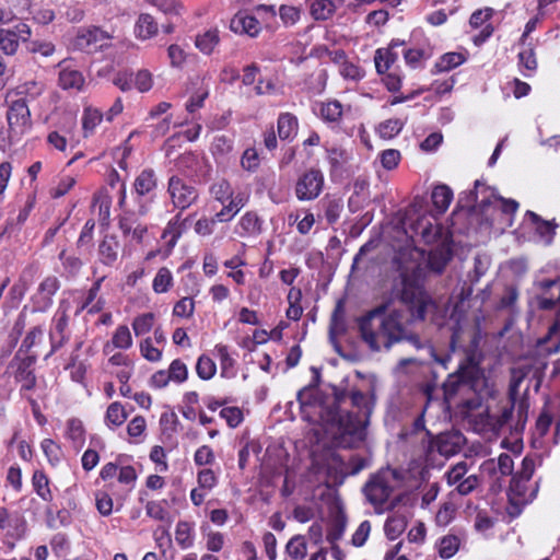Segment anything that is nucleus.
Segmentation results:
<instances>
[{
	"label": "nucleus",
	"mask_w": 560,
	"mask_h": 560,
	"mask_svg": "<svg viewBox=\"0 0 560 560\" xmlns=\"http://www.w3.org/2000/svg\"><path fill=\"white\" fill-rule=\"evenodd\" d=\"M302 418L318 423L339 445L350 447L364 438L374 408V395L351 388L332 387L325 394L315 385L298 392Z\"/></svg>",
	"instance_id": "f257e3e1"
},
{
	"label": "nucleus",
	"mask_w": 560,
	"mask_h": 560,
	"mask_svg": "<svg viewBox=\"0 0 560 560\" xmlns=\"http://www.w3.org/2000/svg\"><path fill=\"white\" fill-rule=\"evenodd\" d=\"M404 307L386 311L378 306L359 320L363 341L373 351L389 349L394 343L408 340L416 348L421 342L416 335L409 334V320H422L434 308L431 298L407 273H400V289H397Z\"/></svg>",
	"instance_id": "f03ea898"
},
{
	"label": "nucleus",
	"mask_w": 560,
	"mask_h": 560,
	"mask_svg": "<svg viewBox=\"0 0 560 560\" xmlns=\"http://www.w3.org/2000/svg\"><path fill=\"white\" fill-rule=\"evenodd\" d=\"M538 287L540 289V294L537 296L539 308L556 307V316L547 335L537 341L539 357L524 359L511 370L510 394L512 396L518 393L520 385L525 377L541 378L547 368L545 358L560 351V278L542 280L538 282Z\"/></svg>",
	"instance_id": "7ed1b4c3"
},
{
	"label": "nucleus",
	"mask_w": 560,
	"mask_h": 560,
	"mask_svg": "<svg viewBox=\"0 0 560 560\" xmlns=\"http://www.w3.org/2000/svg\"><path fill=\"white\" fill-rule=\"evenodd\" d=\"M159 188V178L153 168H143L135 178L132 194L137 202V214L149 213L151 203L154 201Z\"/></svg>",
	"instance_id": "20e7f679"
},
{
	"label": "nucleus",
	"mask_w": 560,
	"mask_h": 560,
	"mask_svg": "<svg viewBox=\"0 0 560 560\" xmlns=\"http://www.w3.org/2000/svg\"><path fill=\"white\" fill-rule=\"evenodd\" d=\"M492 199L500 202L503 213H515L518 208V203L515 200L499 197L492 188L480 180H476L474 190L469 191V202L478 207L481 211H486L492 205Z\"/></svg>",
	"instance_id": "39448f33"
},
{
	"label": "nucleus",
	"mask_w": 560,
	"mask_h": 560,
	"mask_svg": "<svg viewBox=\"0 0 560 560\" xmlns=\"http://www.w3.org/2000/svg\"><path fill=\"white\" fill-rule=\"evenodd\" d=\"M167 192L173 206L180 211L188 209L197 202L199 197L197 188L177 175H172L168 178Z\"/></svg>",
	"instance_id": "423d86ee"
},
{
	"label": "nucleus",
	"mask_w": 560,
	"mask_h": 560,
	"mask_svg": "<svg viewBox=\"0 0 560 560\" xmlns=\"http://www.w3.org/2000/svg\"><path fill=\"white\" fill-rule=\"evenodd\" d=\"M469 466L466 462H459L445 472V480L450 487L460 495L470 494L480 483L477 475H468Z\"/></svg>",
	"instance_id": "0eeeda50"
},
{
	"label": "nucleus",
	"mask_w": 560,
	"mask_h": 560,
	"mask_svg": "<svg viewBox=\"0 0 560 560\" xmlns=\"http://www.w3.org/2000/svg\"><path fill=\"white\" fill-rule=\"evenodd\" d=\"M112 36L97 26L80 27L73 38V47L80 51L93 52L108 45Z\"/></svg>",
	"instance_id": "6e6552de"
},
{
	"label": "nucleus",
	"mask_w": 560,
	"mask_h": 560,
	"mask_svg": "<svg viewBox=\"0 0 560 560\" xmlns=\"http://www.w3.org/2000/svg\"><path fill=\"white\" fill-rule=\"evenodd\" d=\"M364 494L368 501L375 508L382 506L393 492L390 474L378 472L365 485Z\"/></svg>",
	"instance_id": "1a4fd4ad"
},
{
	"label": "nucleus",
	"mask_w": 560,
	"mask_h": 560,
	"mask_svg": "<svg viewBox=\"0 0 560 560\" xmlns=\"http://www.w3.org/2000/svg\"><path fill=\"white\" fill-rule=\"evenodd\" d=\"M324 187V175L319 170H308L295 184V196L301 201L316 199Z\"/></svg>",
	"instance_id": "9d476101"
},
{
	"label": "nucleus",
	"mask_w": 560,
	"mask_h": 560,
	"mask_svg": "<svg viewBox=\"0 0 560 560\" xmlns=\"http://www.w3.org/2000/svg\"><path fill=\"white\" fill-rule=\"evenodd\" d=\"M407 224L411 236H419L425 244H432L442 236V228L432 215L422 214L415 220L409 218Z\"/></svg>",
	"instance_id": "9b49d317"
},
{
	"label": "nucleus",
	"mask_w": 560,
	"mask_h": 560,
	"mask_svg": "<svg viewBox=\"0 0 560 560\" xmlns=\"http://www.w3.org/2000/svg\"><path fill=\"white\" fill-rule=\"evenodd\" d=\"M60 280L56 276H47L44 278L32 296L33 312H47L52 306L54 296L60 289Z\"/></svg>",
	"instance_id": "f8f14e48"
},
{
	"label": "nucleus",
	"mask_w": 560,
	"mask_h": 560,
	"mask_svg": "<svg viewBox=\"0 0 560 560\" xmlns=\"http://www.w3.org/2000/svg\"><path fill=\"white\" fill-rule=\"evenodd\" d=\"M529 481L512 477L509 488L510 514H518L521 509L532 502L536 497L537 485L534 488L527 486Z\"/></svg>",
	"instance_id": "ddd939ff"
},
{
	"label": "nucleus",
	"mask_w": 560,
	"mask_h": 560,
	"mask_svg": "<svg viewBox=\"0 0 560 560\" xmlns=\"http://www.w3.org/2000/svg\"><path fill=\"white\" fill-rule=\"evenodd\" d=\"M7 119L11 132L15 135L24 133L31 127V112L26 100L12 101L7 113Z\"/></svg>",
	"instance_id": "4468645a"
},
{
	"label": "nucleus",
	"mask_w": 560,
	"mask_h": 560,
	"mask_svg": "<svg viewBox=\"0 0 560 560\" xmlns=\"http://www.w3.org/2000/svg\"><path fill=\"white\" fill-rule=\"evenodd\" d=\"M68 325V306L61 302L52 317V328L49 332L51 352L60 349L69 340Z\"/></svg>",
	"instance_id": "2eb2a0df"
},
{
	"label": "nucleus",
	"mask_w": 560,
	"mask_h": 560,
	"mask_svg": "<svg viewBox=\"0 0 560 560\" xmlns=\"http://www.w3.org/2000/svg\"><path fill=\"white\" fill-rule=\"evenodd\" d=\"M424 411L425 409H422L421 413L413 420L411 427L402 429L399 436L401 440L410 443L420 441L423 450L429 454L433 450V440L430 432L425 429Z\"/></svg>",
	"instance_id": "dca6fc26"
},
{
	"label": "nucleus",
	"mask_w": 560,
	"mask_h": 560,
	"mask_svg": "<svg viewBox=\"0 0 560 560\" xmlns=\"http://www.w3.org/2000/svg\"><path fill=\"white\" fill-rule=\"evenodd\" d=\"M59 77L58 84L62 90L80 92L83 90L85 79L70 61L62 60L58 63Z\"/></svg>",
	"instance_id": "f3484780"
},
{
	"label": "nucleus",
	"mask_w": 560,
	"mask_h": 560,
	"mask_svg": "<svg viewBox=\"0 0 560 560\" xmlns=\"http://www.w3.org/2000/svg\"><path fill=\"white\" fill-rule=\"evenodd\" d=\"M404 46V40L394 39L387 48H378L375 51L374 62L377 73L383 74L389 70L399 58V48Z\"/></svg>",
	"instance_id": "a211bd4d"
},
{
	"label": "nucleus",
	"mask_w": 560,
	"mask_h": 560,
	"mask_svg": "<svg viewBox=\"0 0 560 560\" xmlns=\"http://www.w3.org/2000/svg\"><path fill=\"white\" fill-rule=\"evenodd\" d=\"M178 168L189 176H205L208 173L207 160L205 156L187 152L179 156L177 162Z\"/></svg>",
	"instance_id": "6ab92c4d"
},
{
	"label": "nucleus",
	"mask_w": 560,
	"mask_h": 560,
	"mask_svg": "<svg viewBox=\"0 0 560 560\" xmlns=\"http://www.w3.org/2000/svg\"><path fill=\"white\" fill-rule=\"evenodd\" d=\"M262 219L254 211L245 212L235 225V233L241 237H255L262 232Z\"/></svg>",
	"instance_id": "aec40b11"
},
{
	"label": "nucleus",
	"mask_w": 560,
	"mask_h": 560,
	"mask_svg": "<svg viewBox=\"0 0 560 560\" xmlns=\"http://www.w3.org/2000/svg\"><path fill=\"white\" fill-rule=\"evenodd\" d=\"M230 28L236 34H246L256 37L260 33L258 20L245 12L236 13L230 22Z\"/></svg>",
	"instance_id": "412c9836"
},
{
	"label": "nucleus",
	"mask_w": 560,
	"mask_h": 560,
	"mask_svg": "<svg viewBox=\"0 0 560 560\" xmlns=\"http://www.w3.org/2000/svg\"><path fill=\"white\" fill-rule=\"evenodd\" d=\"M463 443L464 436L460 433H444L433 441V447L436 446L441 455L450 457L460 451Z\"/></svg>",
	"instance_id": "4be33fe9"
},
{
	"label": "nucleus",
	"mask_w": 560,
	"mask_h": 560,
	"mask_svg": "<svg viewBox=\"0 0 560 560\" xmlns=\"http://www.w3.org/2000/svg\"><path fill=\"white\" fill-rule=\"evenodd\" d=\"M119 229L125 237L137 243H141L148 232L147 225L138 222L133 214L122 215L119 220Z\"/></svg>",
	"instance_id": "5701e85b"
},
{
	"label": "nucleus",
	"mask_w": 560,
	"mask_h": 560,
	"mask_svg": "<svg viewBox=\"0 0 560 560\" xmlns=\"http://www.w3.org/2000/svg\"><path fill=\"white\" fill-rule=\"evenodd\" d=\"M34 363L35 359L32 357H26L18 363L15 380L21 383L22 390H32L36 385V376L32 368Z\"/></svg>",
	"instance_id": "b1692460"
},
{
	"label": "nucleus",
	"mask_w": 560,
	"mask_h": 560,
	"mask_svg": "<svg viewBox=\"0 0 560 560\" xmlns=\"http://www.w3.org/2000/svg\"><path fill=\"white\" fill-rule=\"evenodd\" d=\"M184 231L185 221L182 220L180 213H178L168 221L162 233V238L165 241L170 250L175 247Z\"/></svg>",
	"instance_id": "393cba45"
},
{
	"label": "nucleus",
	"mask_w": 560,
	"mask_h": 560,
	"mask_svg": "<svg viewBox=\"0 0 560 560\" xmlns=\"http://www.w3.org/2000/svg\"><path fill=\"white\" fill-rule=\"evenodd\" d=\"M220 43V35L217 28H210L199 33L195 37L196 48L203 55H211Z\"/></svg>",
	"instance_id": "a878e982"
},
{
	"label": "nucleus",
	"mask_w": 560,
	"mask_h": 560,
	"mask_svg": "<svg viewBox=\"0 0 560 560\" xmlns=\"http://www.w3.org/2000/svg\"><path fill=\"white\" fill-rule=\"evenodd\" d=\"M159 31L158 23L148 13H141L135 24V35L137 38L145 40L154 35H156Z\"/></svg>",
	"instance_id": "bb28decb"
},
{
	"label": "nucleus",
	"mask_w": 560,
	"mask_h": 560,
	"mask_svg": "<svg viewBox=\"0 0 560 560\" xmlns=\"http://www.w3.org/2000/svg\"><path fill=\"white\" fill-rule=\"evenodd\" d=\"M431 199L438 213L442 214L447 210V208L451 205V201L453 200V191L445 184L436 185L432 189Z\"/></svg>",
	"instance_id": "cd10ccee"
},
{
	"label": "nucleus",
	"mask_w": 560,
	"mask_h": 560,
	"mask_svg": "<svg viewBox=\"0 0 560 560\" xmlns=\"http://www.w3.org/2000/svg\"><path fill=\"white\" fill-rule=\"evenodd\" d=\"M277 128L281 140H292L298 133V118L290 113H282L278 118Z\"/></svg>",
	"instance_id": "c85d7f7f"
},
{
	"label": "nucleus",
	"mask_w": 560,
	"mask_h": 560,
	"mask_svg": "<svg viewBox=\"0 0 560 560\" xmlns=\"http://www.w3.org/2000/svg\"><path fill=\"white\" fill-rule=\"evenodd\" d=\"M518 65L529 73L523 72L525 77H529L537 68L534 43H520Z\"/></svg>",
	"instance_id": "c756f323"
},
{
	"label": "nucleus",
	"mask_w": 560,
	"mask_h": 560,
	"mask_svg": "<svg viewBox=\"0 0 560 560\" xmlns=\"http://www.w3.org/2000/svg\"><path fill=\"white\" fill-rule=\"evenodd\" d=\"M407 523V517L404 514L394 513L389 515L384 524L386 537L390 540L398 538L405 532Z\"/></svg>",
	"instance_id": "7c9ffc66"
},
{
	"label": "nucleus",
	"mask_w": 560,
	"mask_h": 560,
	"mask_svg": "<svg viewBox=\"0 0 560 560\" xmlns=\"http://www.w3.org/2000/svg\"><path fill=\"white\" fill-rule=\"evenodd\" d=\"M32 486L36 494L45 502L50 503L54 500L49 479L44 471H34L32 477Z\"/></svg>",
	"instance_id": "2f4dec72"
},
{
	"label": "nucleus",
	"mask_w": 560,
	"mask_h": 560,
	"mask_svg": "<svg viewBox=\"0 0 560 560\" xmlns=\"http://www.w3.org/2000/svg\"><path fill=\"white\" fill-rule=\"evenodd\" d=\"M110 346L116 349L127 350L132 346V336L126 325H119L112 337L110 343L105 345L104 351L108 352Z\"/></svg>",
	"instance_id": "473e14b6"
},
{
	"label": "nucleus",
	"mask_w": 560,
	"mask_h": 560,
	"mask_svg": "<svg viewBox=\"0 0 560 560\" xmlns=\"http://www.w3.org/2000/svg\"><path fill=\"white\" fill-rule=\"evenodd\" d=\"M467 60L466 54L451 51L442 55L435 62L436 72H448Z\"/></svg>",
	"instance_id": "72a5a7b5"
},
{
	"label": "nucleus",
	"mask_w": 560,
	"mask_h": 560,
	"mask_svg": "<svg viewBox=\"0 0 560 560\" xmlns=\"http://www.w3.org/2000/svg\"><path fill=\"white\" fill-rule=\"evenodd\" d=\"M118 242L113 236H105L98 245L100 260L107 266H112L117 259Z\"/></svg>",
	"instance_id": "f704fd0d"
},
{
	"label": "nucleus",
	"mask_w": 560,
	"mask_h": 560,
	"mask_svg": "<svg viewBox=\"0 0 560 560\" xmlns=\"http://www.w3.org/2000/svg\"><path fill=\"white\" fill-rule=\"evenodd\" d=\"M342 105L339 101L332 100L319 105L320 118L329 124H339L342 117Z\"/></svg>",
	"instance_id": "c9c22d12"
},
{
	"label": "nucleus",
	"mask_w": 560,
	"mask_h": 560,
	"mask_svg": "<svg viewBox=\"0 0 560 560\" xmlns=\"http://www.w3.org/2000/svg\"><path fill=\"white\" fill-rule=\"evenodd\" d=\"M337 5L334 0H313L311 3V15L316 21L330 19L336 12Z\"/></svg>",
	"instance_id": "e433bc0d"
},
{
	"label": "nucleus",
	"mask_w": 560,
	"mask_h": 560,
	"mask_svg": "<svg viewBox=\"0 0 560 560\" xmlns=\"http://www.w3.org/2000/svg\"><path fill=\"white\" fill-rule=\"evenodd\" d=\"M285 555L291 560H303L307 555L306 539L302 535H295L285 545Z\"/></svg>",
	"instance_id": "4c0bfd02"
},
{
	"label": "nucleus",
	"mask_w": 560,
	"mask_h": 560,
	"mask_svg": "<svg viewBox=\"0 0 560 560\" xmlns=\"http://www.w3.org/2000/svg\"><path fill=\"white\" fill-rule=\"evenodd\" d=\"M527 214L536 224V231L540 237L544 238L546 244H550L558 226L557 223H555V221H545L538 214L532 211H528Z\"/></svg>",
	"instance_id": "58836bf2"
},
{
	"label": "nucleus",
	"mask_w": 560,
	"mask_h": 560,
	"mask_svg": "<svg viewBox=\"0 0 560 560\" xmlns=\"http://www.w3.org/2000/svg\"><path fill=\"white\" fill-rule=\"evenodd\" d=\"M19 522L18 516H12L5 508H0V533H5L13 538L20 537Z\"/></svg>",
	"instance_id": "ea45409f"
},
{
	"label": "nucleus",
	"mask_w": 560,
	"mask_h": 560,
	"mask_svg": "<svg viewBox=\"0 0 560 560\" xmlns=\"http://www.w3.org/2000/svg\"><path fill=\"white\" fill-rule=\"evenodd\" d=\"M46 85L43 81L31 80L16 86V95L24 100L34 101L44 93Z\"/></svg>",
	"instance_id": "a19ab883"
},
{
	"label": "nucleus",
	"mask_w": 560,
	"mask_h": 560,
	"mask_svg": "<svg viewBox=\"0 0 560 560\" xmlns=\"http://www.w3.org/2000/svg\"><path fill=\"white\" fill-rule=\"evenodd\" d=\"M103 114L94 107L88 106L82 115V129L85 137L92 135L95 128L101 124Z\"/></svg>",
	"instance_id": "79ce46f5"
},
{
	"label": "nucleus",
	"mask_w": 560,
	"mask_h": 560,
	"mask_svg": "<svg viewBox=\"0 0 560 560\" xmlns=\"http://www.w3.org/2000/svg\"><path fill=\"white\" fill-rule=\"evenodd\" d=\"M214 349L220 360L221 376L233 377L235 375V360L231 357L229 348L225 345H217Z\"/></svg>",
	"instance_id": "37998d69"
},
{
	"label": "nucleus",
	"mask_w": 560,
	"mask_h": 560,
	"mask_svg": "<svg viewBox=\"0 0 560 560\" xmlns=\"http://www.w3.org/2000/svg\"><path fill=\"white\" fill-rule=\"evenodd\" d=\"M460 540L456 535H446L436 542L439 556L443 559L452 558L459 549Z\"/></svg>",
	"instance_id": "c03bdc74"
},
{
	"label": "nucleus",
	"mask_w": 560,
	"mask_h": 560,
	"mask_svg": "<svg viewBox=\"0 0 560 560\" xmlns=\"http://www.w3.org/2000/svg\"><path fill=\"white\" fill-rule=\"evenodd\" d=\"M127 419V413L124 406L118 402H112L105 413V423L109 428L121 425Z\"/></svg>",
	"instance_id": "a18cd8bd"
},
{
	"label": "nucleus",
	"mask_w": 560,
	"mask_h": 560,
	"mask_svg": "<svg viewBox=\"0 0 560 560\" xmlns=\"http://www.w3.org/2000/svg\"><path fill=\"white\" fill-rule=\"evenodd\" d=\"M173 287V275L166 267H162L158 270L152 288L155 293H165Z\"/></svg>",
	"instance_id": "49530a36"
},
{
	"label": "nucleus",
	"mask_w": 560,
	"mask_h": 560,
	"mask_svg": "<svg viewBox=\"0 0 560 560\" xmlns=\"http://www.w3.org/2000/svg\"><path fill=\"white\" fill-rule=\"evenodd\" d=\"M66 434L75 447H81L85 441V431L82 421L79 419H70L67 422Z\"/></svg>",
	"instance_id": "de8ad7c7"
},
{
	"label": "nucleus",
	"mask_w": 560,
	"mask_h": 560,
	"mask_svg": "<svg viewBox=\"0 0 560 560\" xmlns=\"http://www.w3.org/2000/svg\"><path fill=\"white\" fill-rule=\"evenodd\" d=\"M404 126V120L399 118H390L378 125L377 133L383 139H393L402 130Z\"/></svg>",
	"instance_id": "09e8293b"
},
{
	"label": "nucleus",
	"mask_w": 560,
	"mask_h": 560,
	"mask_svg": "<svg viewBox=\"0 0 560 560\" xmlns=\"http://www.w3.org/2000/svg\"><path fill=\"white\" fill-rule=\"evenodd\" d=\"M210 195L220 203L224 205L233 195V188L231 184L222 178L214 182L210 186Z\"/></svg>",
	"instance_id": "8fccbe9b"
},
{
	"label": "nucleus",
	"mask_w": 560,
	"mask_h": 560,
	"mask_svg": "<svg viewBox=\"0 0 560 560\" xmlns=\"http://www.w3.org/2000/svg\"><path fill=\"white\" fill-rule=\"evenodd\" d=\"M215 372L217 365L210 357L202 354L198 358L196 373L201 380H211L215 375Z\"/></svg>",
	"instance_id": "3c124183"
},
{
	"label": "nucleus",
	"mask_w": 560,
	"mask_h": 560,
	"mask_svg": "<svg viewBox=\"0 0 560 560\" xmlns=\"http://www.w3.org/2000/svg\"><path fill=\"white\" fill-rule=\"evenodd\" d=\"M175 540L182 548L192 545V526L188 522L180 521L176 525Z\"/></svg>",
	"instance_id": "603ef678"
},
{
	"label": "nucleus",
	"mask_w": 560,
	"mask_h": 560,
	"mask_svg": "<svg viewBox=\"0 0 560 560\" xmlns=\"http://www.w3.org/2000/svg\"><path fill=\"white\" fill-rule=\"evenodd\" d=\"M233 151V140L226 136H217L211 144L212 154L219 158H225Z\"/></svg>",
	"instance_id": "864d4df0"
},
{
	"label": "nucleus",
	"mask_w": 560,
	"mask_h": 560,
	"mask_svg": "<svg viewBox=\"0 0 560 560\" xmlns=\"http://www.w3.org/2000/svg\"><path fill=\"white\" fill-rule=\"evenodd\" d=\"M40 447H42L45 456L47 457L48 462L52 466H56L60 463L62 452H61L60 446L54 440H51V439L43 440Z\"/></svg>",
	"instance_id": "5fc2aeb1"
},
{
	"label": "nucleus",
	"mask_w": 560,
	"mask_h": 560,
	"mask_svg": "<svg viewBox=\"0 0 560 560\" xmlns=\"http://www.w3.org/2000/svg\"><path fill=\"white\" fill-rule=\"evenodd\" d=\"M154 324V314L153 313H144L137 316L132 322V329L136 336H143L148 334Z\"/></svg>",
	"instance_id": "6e6d98bb"
},
{
	"label": "nucleus",
	"mask_w": 560,
	"mask_h": 560,
	"mask_svg": "<svg viewBox=\"0 0 560 560\" xmlns=\"http://www.w3.org/2000/svg\"><path fill=\"white\" fill-rule=\"evenodd\" d=\"M19 48V40L11 30L0 28V50L5 55H14Z\"/></svg>",
	"instance_id": "4d7b16f0"
},
{
	"label": "nucleus",
	"mask_w": 560,
	"mask_h": 560,
	"mask_svg": "<svg viewBox=\"0 0 560 560\" xmlns=\"http://www.w3.org/2000/svg\"><path fill=\"white\" fill-rule=\"evenodd\" d=\"M338 71L343 79L353 81H360L365 74L358 63L349 59L338 68Z\"/></svg>",
	"instance_id": "13d9d810"
},
{
	"label": "nucleus",
	"mask_w": 560,
	"mask_h": 560,
	"mask_svg": "<svg viewBox=\"0 0 560 560\" xmlns=\"http://www.w3.org/2000/svg\"><path fill=\"white\" fill-rule=\"evenodd\" d=\"M325 218L329 224L336 223L343 210V202L341 199H328L324 201Z\"/></svg>",
	"instance_id": "bf43d9fd"
},
{
	"label": "nucleus",
	"mask_w": 560,
	"mask_h": 560,
	"mask_svg": "<svg viewBox=\"0 0 560 560\" xmlns=\"http://www.w3.org/2000/svg\"><path fill=\"white\" fill-rule=\"evenodd\" d=\"M327 160L332 170L340 168L348 160V152L341 147H331L326 149Z\"/></svg>",
	"instance_id": "052dcab7"
},
{
	"label": "nucleus",
	"mask_w": 560,
	"mask_h": 560,
	"mask_svg": "<svg viewBox=\"0 0 560 560\" xmlns=\"http://www.w3.org/2000/svg\"><path fill=\"white\" fill-rule=\"evenodd\" d=\"M168 373V377H171L172 382L180 384L184 383L188 377V368L187 365L179 359H175L166 370Z\"/></svg>",
	"instance_id": "680f3d73"
},
{
	"label": "nucleus",
	"mask_w": 560,
	"mask_h": 560,
	"mask_svg": "<svg viewBox=\"0 0 560 560\" xmlns=\"http://www.w3.org/2000/svg\"><path fill=\"white\" fill-rule=\"evenodd\" d=\"M490 266V259L487 255H476L474 258V270L468 275L471 283L478 282L486 275Z\"/></svg>",
	"instance_id": "e2e57ef3"
},
{
	"label": "nucleus",
	"mask_w": 560,
	"mask_h": 560,
	"mask_svg": "<svg viewBox=\"0 0 560 560\" xmlns=\"http://www.w3.org/2000/svg\"><path fill=\"white\" fill-rule=\"evenodd\" d=\"M140 352L144 359L158 362L162 358V351L153 346V339L148 337L140 342Z\"/></svg>",
	"instance_id": "0e129e2a"
},
{
	"label": "nucleus",
	"mask_w": 560,
	"mask_h": 560,
	"mask_svg": "<svg viewBox=\"0 0 560 560\" xmlns=\"http://www.w3.org/2000/svg\"><path fill=\"white\" fill-rule=\"evenodd\" d=\"M400 159H401L400 152L395 149L384 150L380 154V160H381L382 166L388 171L396 168L400 162Z\"/></svg>",
	"instance_id": "69168bd1"
},
{
	"label": "nucleus",
	"mask_w": 560,
	"mask_h": 560,
	"mask_svg": "<svg viewBox=\"0 0 560 560\" xmlns=\"http://www.w3.org/2000/svg\"><path fill=\"white\" fill-rule=\"evenodd\" d=\"M59 259L61 260L65 270L70 276H75L82 267V261L79 257L74 255H67L65 250L59 254Z\"/></svg>",
	"instance_id": "338daca9"
},
{
	"label": "nucleus",
	"mask_w": 560,
	"mask_h": 560,
	"mask_svg": "<svg viewBox=\"0 0 560 560\" xmlns=\"http://www.w3.org/2000/svg\"><path fill=\"white\" fill-rule=\"evenodd\" d=\"M260 164L259 155L254 148H248L244 151L241 165L245 171L255 172Z\"/></svg>",
	"instance_id": "774afa93"
}]
</instances>
